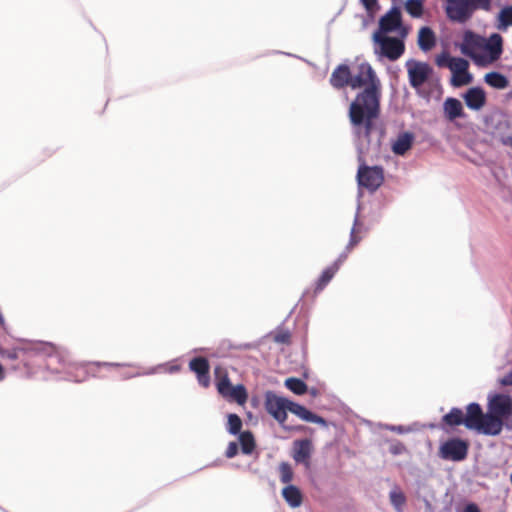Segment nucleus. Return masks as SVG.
Listing matches in <instances>:
<instances>
[{
  "label": "nucleus",
  "mask_w": 512,
  "mask_h": 512,
  "mask_svg": "<svg viewBox=\"0 0 512 512\" xmlns=\"http://www.w3.org/2000/svg\"><path fill=\"white\" fill-rule=\"evenodd\" d=\"M402 25V16L399 8L393 7L379 21L381 34L393 32Z\"/></svg>",
  "instance_id": "nucleus-17"
},
{
  "label": "nucleus",
  "mask_w": 512,
  "mask_h": 512,
  "mask_svg": "<svg viewBox=\"0 0 512 512\" xmlns=\"http://www.w3.org/2000/svg\"><path fill=\"white\" fill-rule=\"evenodd\" d=\"M350 87L363 88L349 106L351 126L358 137L369 139L381 112V81L370 64L361 63L355 73L351 72Z\"/></svg>",
  "instance_id": "nucleus-1"
},
{
  "label": "nucleus",
  "mask_w": 512,
  "mask_h": 512,
  "mask_svg": "<svg viewBox=\"0 0 512 512\" xmlns=\"http://www.w3.org/2000/svg\"><path fill=\"white\" fill-rule=\"evenodd\" d=\"M4 325H5V321H4L3 317H2V315L0 314V328L3 329V330H5Z\"/></svg>",
  "instance_id": "nucleus-45"
},
{
  "label": "nucleus",
  "mask_w": 512,
  "mask_h": 512,
  "mask_svg": "<svg viewBox=\"0 0 512 512\" xmlns=\"http://www.w3.org/2000/svg\"><path fill=\"white\" fill-rule=\"evenodd\" d=\"M288 403V399L278 396L272 391H267L265 393V409L280 424H283L287 418Z\"/></svg>",
  "instance_id": "nucleus-12"
},
{
  "label": "nucleus",
  "mask_w": 512,
  "mask_h": 512,
  "mask_svg": "<svg viewBox=\"0 0 512 512\" xmlns=\"http://www.w3.org/2000/svg\"><path fill=\"white\" fill-rule=\"evenodd\" d=\"M464 100L468 108L480 110L486 103V94L482 88L473 87L465 93Z\"/></svg>",
  "instance_id": "nucleus-18"
},
{
  "label": "nucleus",
  "mask_w": 512,
  "mask_h": 512,
  "mask_svg": "<svg viewBox=\"0 0 512 512\" xmlns=\"http://www.w3.org/2000/svg\"><path fill=\"white\" fill-rule=\"evenodd\" d=\"M414 142V135L410 132H403L398 135L396 140L392 143V151L396 155L403 156L409 151Z\"/></svg>",
  "instance_id": "nucleus-20"
},
{
  "label": "nucleus",
  "mask_w": 512,
  "mask_h": 512,
  "mask_svg": "<svg viewBox=\"0 0 512 512\" xmlns=\"http://www.w3.org/2000/svg\"><path fill=\"white\" fill-rule=\"evenodd\" d=\"M189 368L193 371L196 376L198 383L207 388L210 385V365L209 361L205 357H195L189 362Z\"/></svg>",
  "instance_id": "nucleus-16"
},
{
  "label": "nucleus",
  "mask_w": 512,
  "mask_h": 512,
  "mask_svg": "<svg viewBox=\"0 0 512 512\" xmlns=\"http://www.w3.org/2000/svg\"><path fill=\"white\" fill-rule=\"evenodd\" d=\"M503 143H504L505 145H508V146L512 147V137H507V138L503 141Z\"/></svg>",
  "instance_id": "nucleus-44"
},
{
  "label": "nucleus",
  "mask_w": 512,
  "mask_h": 512,
  "mask_svg": "<svg viewBox=\"0 0 512 512\" xmlns=\"http://www.w3.org/2000/svg\"><path fill=\"white\" fill-rule=\"evenodd\" d=\"M511 409L512 399L508 395L498 394L490 400L487 416H492L498 420V425H496L497 435L501 433L503 421L509 415Z\"/></svg>",
  "instance_id": "nucleus-9"
},
{
  "label": "nucleus",
  "mask_w": 512,
  "mask_h": 512,
  "mask_svg": "<svg viewBox=\"0 0 512 512\" xmlns=\"http://www.w3.org/2000/svg\"><path fill=\"white\" fill-rule=\"evenodd\" d=\"M499 19V29H506L508 26L512 25V6L504 7L498 16Z\"/></svg>",
  "instance_id": "nucleus-33"
},
{
  "label": "nucleus",
  "mask_w": 512,
  "mask_h": 512,
  "mask_svg": "<svg viewBox=\"0 0 512 512\" xmlns=\"http://www.w3.org/2000/svg\"><path fill=\"white\" fill-rule=\"evenodd\" d=\"M321 423H322V426H325L326 425V421L322 418L321 420Z\"/></svg>",
  "instance_id": "nucleus-46"
},
{
  "label": "nucleus",
  "mask_w": 512,
  "mask_h": 512,
  "mask_svg": "<svg viewBox=\"0 0 512 512\" xmlns=\"http://www.w3.org/2000/svg\"><path fill=\"white\" fill-rule=\"evenodd\" d=\"M247 391L246 388L239 384L237 386H233L224 398L229 400L236 401L238 404H244L247 401Z\"/></svg>",
  "instance_id": "nucleus-28"
},
{
  "label": "nucleus",
  "mask_w": 512,
  "mask_h": 512,
  "mask_svg": "<svg viewBox=\"0 0 512 512\" xmlns=\"http://www.w3.org/2000/svg\"><path fill=\"white\" fill-rule=\"evenodd\" d=\"M485 82L496 89H504L508 86L507 78L499 72H489L484 77Z\"/></svg>",
  "instance_id": "nucleus-27"
},
{
  "label": "nucleus",
  "mask_w": 512,
  "mask_h": 512,
  "mask_svg": "<svg viewBox=\"0 0 512 512\" xmlns=\"http://www.w3.org/2000/svg\"><path fill=\"white\" fill-rule=\"evenodd\" d=\"M361 239L362 225L356 221L351 229L350 240L346 247V251L342 252L337 260L322 272V287L325 286L333 278V276L339 270L340 266L346 261L348 253L361 241Z\"/></svg>",
  "instance_id": "nucleus-8"
},
{
  "label": "nucleus",
  "mask_w": 512,
  "mask_h": 512,
  "mask_svg": "<svg viewBox=\"0 0 512 512\" xmlns=\"http://www.w3.org/2000/svg\"><path fill=\"white\" fill-rule=\"evenodd\" d=\"M501 384L504 386L512 385V370L501 379Z\"/></svg>",
  "instance_id": "nucleus-40"
},
{
  "label": "nucleus",
  "mask_w": 512,
  "mask_h": 512,
  "mask_svg": "<svg viewBox=\"0 0 512 512\" xmlns=\"http://www.w3.org/2000/svg\"><path fill=\"white\" fill-rule=\"evenodd\" d=\"M242 428V420L237 414L228 415L227 430L230 434L236 435L240 433Z\"/></svg>",
  "instance_id": "nucleus-35"
},
{
  "label": "nucleus",
  "mask_w": 512,
  "mask_h": 512,
  "mask_svg": "<svg viewBox=\"0 0 512 512\" xmlns=\"http://www.w3.org/2000/svg\"><path fill=\"white\" fill-rule=\"evenodd\" d=\"M330 82L335 88L351 86V71L347 65H339L332 73Z\"/></svg>",
  "instance_id": "nucleus-19"
},
{
  "label": "nucleus",
  "mask_w": 512,
  "mask_h": 512,
  "mask_svg": "<svg viewBox=\"0 0 512 512\" xmlns=\"http://www.w3.org/2000/svg\"><path fill=\"white\" fill-rule=\"evenodd\" d=\"M280 480L284 484H289L294 477V472L291 465L287 462H282L279 465Z\"/></svg>",
  "instance_id": "nucleus-34"
},
{
  "label": "nucleus",
  "mask_w": 512,
  "mask_h": 512,
  "mask_svg": "<svg viewBox=\"0 0 512 512\" xmlns=\"http://www.w3.org/2000/svg\"><path fill=\"white\" fill-rule=\"evenodd\" d=\"M405 10L413 18H420L424 12L423 0H407Z\"/></svg>",
  "instance_id": "nucleus-32"
},
{
  "label": "nucleus",
  "mask_w": 512,
  "mask_h": 512,
  "mask_svg": "<svg viewBox=\"0 0 512 512\" xmlns=\"http://www.w3.org/2000/svg\"><path fill=\"white\" fill-rule=\"evenodd\" d=\"M456 59H457V57H451L448 53L443 52L442 54H440L436 57L435 62L439 67L450 68L451 65L453 64V60H456Z\"/></svg>",
  "instance_id": "nucleus-36"
},
{
  "label": "nucleus",
  "mask_w": 512,
  "mask_h": 512,
  "mask_svg": "<svg viewBox=\"0 0 512 512\" xmlns=\"http://www.w3.org/2000/svg\"><path fill=\"white\" fill-rule=\"evenodd\" d=\"M469 443L460 438H452L442 443L439 456L444 460L462 461L467 457Z\"/></svg>",
  "instance_id": "nucleus-10"
},
{
  "label": "nucleus",
  "mask_w": 512,
  "mask_h": 512,
  "mask_svg": "<svg viewBox=\"0 0 512 512\" xmlns=\"http://www.w3.org/2000/svg\"><path fill=\"white\" fill-rule=\"evenodd\" d=\"M409 83L417 91L423 86L433 73L432 67L425 62L409 60L406 63Z\"/></svg>",
  "instance_id": "nucleus-11"
},
{
  "label": "nucleus",
  "mask_w": 512,
  "mask_h": 512,
  "mask_svg": "<svg viewBox=\"0 0 512 512\" xmlns=\"http://www.w3.org/2000/svg\"><path fill=\"white\" fill-rule=\"evenodd\" d=\"M5 378V370L3 366L0 364V381L4 380Z\"/></svg>",
  "instance_id": "nucleus-43"
},
{
  "label": "nucleus",
  "mask_w": 512,
  "mask_h": 512,
  "mask_svg": "<svg viewBox=\"0 0 512 512\" xmlns=\"http://www.w3.org/2000/svg\"><path fill=\"white\" fill-rule=\"evenodd\" d=\"M57 349L64 353V358L59 355H53L50 359H57L61 365V370L64 371L68 379L76 383H81L94 376L101 366L119 367L117 363H72L68 361V353L66 350L57 346Z\"/></svg>",
  "instance_id": "nucleus-4"
},
{
  "label": "nucleus",
  "mask_w": 512,
  "mask_h": 512,
  "mask_svg": "<svg viewBox=\"0 0 512 512\" xmlns=\"http://www.w3.org/2000/svg\"><path fill=\"white\" fill-rule=\"evenodd\" d=\"M362 163L358 167L357 181L359 186L374 192L384 182V169L381 166H368L362 158H359Z\"/></svg>",
  "instance_id": "nucleus-7"
},
{
  "label": "nucleus",
  "mask_w": 512,
  "mask_h": 512,
  "mask_svg": "<svg viewBox=\"0 0 512 512\" xmlns=\"http://www.w3.org/2000/svg\"><path fill=\"white\" fill-rule=\"evenodd\" d=\"M238 453V445L236 442H230L225 452L227 458H233Z\"/></svg>",
  "instance_id": "nucleus-39"
},
{
  "label": "nucleus",
  "mask_w": 512,
  "mask_h": 512,
  "mask_svg": "<svg viewBox=\"0 0 512 512\" xmlns=\"http://www.w3.org/2000/svg\"><path fill=\"white\" fill-rule=\"evenodd\" d=\"M444 112L448 120L453 121L456 118L464 116L461 102L456 98H447L444 102Z\"/></svg>",
  "instance_id": "nucleus-23"
},
{
  "label": "nucleus",
  "mask_w": 512,
  "mask_h": 512,
  "mask_svg": "<svg viewBox=\"0 0 512 512\" xmlns=\"http://www.w3.org/2000/svg\"><path fill=\"white\" fill-rule=\"evenodd\" d=\"M59 355L64 358V353L50 342H31L22 340L11 349L4 348L0 344V357L10 362V368L20 371L27 376L31 375L35 366V358L39 356L52 357Z\"/></svg>",
  "instance_id": "nucleus-2"
},
{
  "label": "nucleus",
  "mask_w": 512,
  "mask_h": 512,
  "mask_svg": "<svg viewBox=\"0 0 512 512\" xmlns=\"http://www.w3.org/2000/svg\"><path fill=\"white\" fill-rule=\"evenodd\" d=\"M469 62L464 58L453 60V64L449 68L453 74L451 83L455 87L468 85L472 82V76L468 71Z\"/></svg>",
  "instance_id": "nucleus-14"
},
{
  "label": "nucleus",
  "mask_w": 512,
  "mask_h": 512,
  "mask_svg": "<svg viewBox=\"0 0 512 512\" xmlns=\"http://www.w3.org/2000/svg\"><path fill=\"white\" fill-rule=\"evenodd\" d=\"M461 52L470 57L475 64L486 66L498 60L502 54V37L494 33L489 39L480 36L473 31H465Z\"/></svg>",
  "instance_id": "nucleus-3"
},
{
  "label": "nucleus",
  "mask_w": 512,
  "mask_h": 512,
  "mask_svg": "<svg viewBox=\"0 0 512 512\" xmlns=\"http://www.w3.org/2000/svg\"><path fill=\"white\" fill-rule=\"evenodd\" d=\"M314 447L309 439L295 440L292 447V457L296 463L303 464L307 469L310 468V459Z\"/></svg>",
  "instance_id": "nucleus-15"
},
{
  "label": "nucleus",
  "mask_w": 512,
  "mask_h": 512,
  "mask_svg": "<svg viewBox=\"0 0 512 512\" xmlns=\"http://www.w3.org/2000/svg\"><path fill=\"white\" fill-rule=\"evenodd\" d=\"M214 374L217 391L220 395L224 397L227 395V392L233 387V385L230 382L227 371L224 368L218 366L215 368Z\"/></svg>",
  "instance_id": "nucleus-21"
},
{
  "label": "nucleus",
  "mask_w": 512,
  "mask_h": 512,
  "mask_svg": "<svg viewBox=\"0 0 512 512\" xmlns=\"http://www.w3.org/2000/svg\"><path fill=\"white\" fill-rule=\"evenodd\" d=\"M418 45L422 51H430L436 45V37L429 27H422L418 33Z\"/></svg>",
  "instance_id": "nucleus-22"
},
{
  "label": "nucleus",
  "mask_w": 512,
  "mask_h": 512,
  "mask_svg": "<svg viewBox=\"0 0 512 512\" xmlns=\"http://www.w3.org/2000/svg\"><path fill=\"white\" fill-rule=\"evenodd\" d=\"M285 386L296 395H303L307 391V385L299 378L290 377L285 380Z\"/></svg>",
  "instance_id": "nucleus-31"
},
{
  "label": "nucleus",
  "mask_w": 512,
  "mask_h": 512,
  "mask_svg": "<svg viewBox=\"0 0 512 512\" xmlns=\"http://www.w3.org/2000/svg\"><path fill=\"white\" fill-rule=\"evenodd\" d=\"M282 496L293 508L299 507L302 504V493L294 485H287L284 487L282 490Z\"/></svg>",
  "instance_id": "nucleus-24"
},
{
  "label": "nucleus",
  "mask_w": 512,
  "mask_h": 512,
  "mask_svg": "<svg viewBox=\"0 0 512 512\" xmlns=\"http://www.w3.org/2000/svg\"><path fill=\"white\" fill-rule=\"evenodd\" d=\"M374 40L380 45L381 53L392 61L397 60L404 53V43L398 38L375 33Z\"/></svg>",
  "instance_id": "nucleus-13"
},
{
  "label": "nucleus",
  "mask_w": 512,
  "mask_h": 512,
  "mask_svg": "<svg viewBox=\"0 0 512 512\" xmlns=\"http://www.w3.org/2000/svg\"><path fill=\"white\" fill-rule=\"evenodd\" d=\"M367 10H372L377 5V0H361Z\"/></svg>",
  "instance_id": "nucleus-42"
},
{
  "label": "nucleus",
  "mask_w": 512,
  "mask_h": 512,
  "mask_svg": "<svg viewBox=\"0 0 512 512\" xmlns=\"http://www.w3.org/2000/svg\"><path fill=\"white\" fill-rule=\"evenodd\" d=\"M462 512H481V511L475 503H469L464 507Z\"/></svg>",
  "instance_id": "nucleus-41"
},
{
  "label": "nucleus",
  "mask_w": 512,
  "mask_h": 512,
  "mask_svg": "<svg viewBox=\"0 0 512 512\" xmlns=\"http://www.w3.org/2000/svg\"><path fill=\"white\" fill-rule=\"evenodd\" d=\"M273 340L274 342L279 344H289L291 341V334L289 331L286 330L277 331L273 335Z\"/></svg>",
  "instance_id": "nucleus-37"
},
{
  "label": "nucleus",
  "mask_w": 512,
  "mask_h": 512,
  "mask_svg": "<svg viewBox=\"0 0 512 512\" xmlns=\"http://www.w3.org/2000/svg\"><path fill=\"white\" fill-rule=\"evenodd\" d=\"M389 500L396 512H403L407 502L406 495L398 485H394L389 492Z\"/></svg>",
  "instance_id": "nucleus-25"
},
{
  "label": "nucleus",
  "mask_w": 512,
  "mask_h": 512,
  "mask_svg": "<svg viewBox=\"0 0 512 512\" xmlns=\"http://www.w3.org/2000/svg\"><path fill=\"white\" fill-rule=\"evenodd\" d=\"M492 0H445L447 18L455 23L464 24L469 21L478 9L489 11Z\"/></svg>",
  "instance_id": "nucleus-5"
},
{
  "label": "nucleus",
  "mask_w": 512,
  "mask_h": 512,
  "mask_svg": "<svg viewBox=\"0 0 512 512\" xmlns=\"http://www.w3.org/2000/svg\"><path fill=\"white\" fill-rule=\"evenodd\" d=\"M288 411L298 416L300 419L308 421V422H320V417L314 415L309 410H307L304 406L292 402L289 400L288 403Z\"/></svg>",
  "instance_id": "nucleus-26"
},
{
  "label": "nucleus",
  "mask_w": 512,
  "mask_h": 512,
  "mask_svg": "<svg viewBox=\"0 0 512 512\" xmlns=\"http://www.w3.org/2000/svg\"><path fill=\"white\" fill-rule=\"evenodd\" d=\"M389 452L392 455H401L406 452V447L402 442L394 441L389 446Z\"/></svg>",
  "instance_id": "nucleus-38"
},
{
  "label": "nucleus",
  "mask_w": 512,
  "mask_h": 512,
  "mask_svg": "<svg viewBox=\"0 0 512 512\" xmlns=\"http://www.w3.org/2000/svg\"><path fill=\"white\" fill-rule=\"evenodd\" d=\"M464 425L470 430H476L485 435H497L496 425H498V420L484 414L478 403H471L467 406Z\"/></svg>",
  "instance_id": "nucleus-6"
},
{
  "label": "nucleus",
  "mask_w": 512,
  "mask_h": 512,
  "mask_svg": "<svg viewBox=\"0 0 512 512\" xmlns=\"http://www.w3.org/2000/svg\"><path fill=\"white\" fill-rule=\"evenodd\" d=\"M241 450L244 454H251L255 449L254 436L250 431H244L239 436Z\"/></svg>",
  "instance_id": "nucleus-30"
},
{
  "label": "nucleus",
  "mask_w": 512,
  "mask_h": 512,
  "mask_svg": "<svg viewBox=\"0 0 512 512\" xmlns=\"http://www.w3.org/2000/svg\"><path fill=\"white\" fill-rule=\"evenodd\" d=\"M443 422L449 426L464 424V413L459 408H452L448 414L444 415Z\"/></svg>",
  "instance_id": "nucleus-29"
}]
</instances>
